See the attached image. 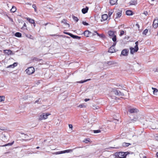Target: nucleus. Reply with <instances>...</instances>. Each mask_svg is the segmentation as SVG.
I'll return each mask as SVG.
<instances>
[{
	"instance_id": "nucleus-8",
	"label": "nucleus",
	"mask_w": 158,
	"mask_h": 158,
	"mask_svg": "<svg viewBox=\"0 0 158 158\" xmlns=\"http://www.w3.org/2000/svg\"><path fill=\"white\" fill-rule=\"evenodd\" d=\"M4 53L7 56L13 55L14 54L11 50H3Z\"/></svg>"
},
{
	"instance_id": "nucleus-21",
	"label": "nucleus",
	"mask_w": 158,
	"mask_h": 158,
	"mask_svg": "<svg viewBox=\"0 0 158 158\" xmlns=\"http://www.w3.org/2000/svg\"><path fill=\"white\" fill-rule=\"evenodd\" d=\"M108 15L107 14H105L102 15V18L103 19V20H105L107 19Z\"/></svg>"
},
{
	"instance_id": "nucleus-39",
	"label": "nucleus",
	"mask_w": 158,
	"mask_h": 158,
	"mask_svg": "<svg viewBox=\"0 0 158 158\" xmlns=\"http://www.w3.org/2000/svg\"><path fill=\"white\" fill-rule=\"evenodd\" d=\"M115 42H114V43L113 45L110 47L109 49H114V47L116 44V43Z\"/></svg>"
},
{
	"instance_id": "nucleus-1",
	"label": "nucleus",
	"mask_w": 158,
	"mask_h": 158,
	"mask_svg": "<svg viewBox=\"0 0 158 158\" xmlns=\"http://www.w3.org/2000/svg\"><path fill=\"white\" fill-rule=\"evenodd\" d=\"M128 154V152H116L115 154V155L116 158H126Z\"/></svg>"
},
{
	"instance_id": "nucleus-60",
	"label": "nucleus",
	"mask_w": 158,
	"mask_h": 158,
	"mask_svg": "<svg viewBox=\"0 0 158 158\" xmlns=\"http://www.w3.org/2000/svg\"><path fill=\"white\" fill-rule=\"evenodd\" d=\"M156 140L158 141V136H157L156 137Z\"/></svg>"
},
{
	"instance_id": "nucleus-17",
	"label": "nucleus",
	"mask_w": 158,
	"mask_h": 158,
	"mask_svg": "<svg viewBox=\"0 0 158 158\" xmlns=\"http://www.w3.org/2000/svg\"><path fill=\"white\" fill-rule=\"evenodd\" d=\"M130 5H135L137 4V2L135 0H132L129 3Z\"/></svg>"
},
{
	"instance_id": "nucleus-30",
	"label": "nucleus",
	"mask_w": 158,
	"mask_h": 158,
	"mask_svg": "<svg viewBox=\"0 0 158 158\" xmlns=\"http://www.w3.org/2000/svg\"><path fill=\"white\" fill-rule=\"evenodd\" d=\"M63 153V151H59V152H55L53 153L52 154H53L55 155H58V154H61Z\"/></svg>"
},
{
	"instance_id": "nucleus-41",
	"label": "nucleus",
	"mask_w": 158,
	"mask_h": 158,
	"mask_svg": "<svg viewBox=\"0 0 158 158\" xmlns=\"http://www.w3.org/2000/svg\"><path fill=\"white\" fill-rule=\"evenodd\" d=\"M131 53L132 54H133L134 53L136 52L138 50H130Z\"/></svg>"
},
{
	"instance_id": "nucleus-51",
	"label": "nucleus",
	"mask_w": 158,
	"mask_h": 158,
	"mask_svg": "<svg viewBox=\"0 0 158 158\" xmlns=\"http://www.w3.org/2000/svg\"><path fill=\"white\" fill-rule=\"evenodd\" d=\"M145 15L147 16L148 15V13L147 11H144L143 13Z\"/></svg>"
},
{
	"instance_id": "nucleus-59",
	"label": "nucleus",
	"mask_w": 158,
	"mask_h": 158,
	"mask_svg": "<svg viewBox=\"0 0 158 158\" xmlns=\"http://www.w3.org/2000/svg\"><path fill=\"white\" fill-rule=\"evenodd\" d=\"M21 134H22V135H27V136H28V135H27V134H25L24 133H23V132H21L20 133Z\"/></svg>"
},
{
	"instance_id": "nucleus-18",
	"label": "nucleus",
	"mask_w": 158,
	"mask_h": 158,
	"mask_svg": "<svg viewBox=\"0 0 158 158\" xmlns=\"http://www.w3.org/2000/svg\"><path fill=\"white\" fill-rule=\"evenodd\" d=\"M117 1L118 0H110V2L111 5H113L117 4Z\"/></svg>"
},
{
	"instance_id": "nucleus-31",
	"label": "nucleus",
	"mask_w": 158,
	"mask_h": 158,
	"mask_svg": "<svg viewBox=\"0 0 158 158\" xmlns=\"http://www.w3.org/2000/svg\"><path fill=\"white\" fill-rule=\"evenodd\" d=\"M21 29L23 30L24 29L27 30V26H26V24L25 23H24L23 25V27L21 28Z\"/></svg>"
},
{
	"instance_id": "nucleus-7",
	"label": "nucleus",
	"mask_w": 158,
	"mask_h": 158,
	"mask_svg": "<svg viewBox=\"0 0 158 158\" xmlns=\"http://www.w3.org/2000/svg\"><path fill=\"white\" fill-rule=\"evenodd\" d=\"M83 34H84L85 36H86L87 37H88L90 35H95V34L94 33H92L88 30H85L83 33Z\"/></svg>"
},
{
	"instance_id": "nucleus-61",
	"label": "nucleus",
	"mask_w": 158,
	"mask_h": 158,
	"mask_svg": "<svg viewBox=\"0 0 158 158\" xmlns=\"http://www.w3.org/2000/svg\"><path fill=\"white\" fill-rule=\"evenodd\" d=\"M130 49H135L134 48H133L132 47H130Z\"/></svg>"
},
{
	"instance_id": "nucleus-15",
	"label": "nucleus",
	"mask_w": 158,
	"mask_h": 158,
	"mask_svg": "<svg viewBox=\"0 0 158 158\" xmlns=\"http://www.w3.org/2000/svg\"><path fill=\"white\" fill-rule=\"evenodd\" d=\"M88 9L87 6H86L85 8H83L81 10L82 13L84 14H85L87 12Z\"/></svg>"
},
{
	"instance_id": "nucleus-5",
	"label": "nucleus",
	"mask_w": 158,
	"mask_h": 158,
	"mask_svg": "<svg viewBox=\"0 0 158 158\" xmlns=\"http://www.w3.org/2000/svg\"><path fill=\"white\" fill-rule=\"evenodd\" d=\"M128 111L131 114L137 113L139 111L137 109L131 107H129Z\"/></svg>"
},
{
	"instance_id": "nucleus-37",
	"label": "nucleus",
	"mask_w": 158,
	"mask_h": 158,
	"mask_svg": "<svg viewBox=\"0 0 158 158\" xmlns=\"http://www.w3.org/2000/svg\"><path fill=\"white\" fill-rule=\"evenodd\" d=\"M32 7L34 9L35 12H36L37 11V10L36 9V6L35 5L33 4L32 5Z\"/></svg>"
},
{
	"instance_id": "nucleus-4",
	"label": "nucleus",
	"mask_w": 158,
	"mask_h": 158,
	"mask_svg": "<svg viewBox=\"0 0 158 158\" xmlns=\"http://www.w3.org/2000/svg\"><path fill=\"white\" fill-rule=\"evenodd\" d=\"M26 72L28 75H31L35 72V69L33 67H29L26 69Z\"/></svg>"
},
{
	"instance_id": "nucleus-49",
	"label": "nucleus",
	"mask_w": 158,
	"mask_h": 158,
	"mask_svg": "<svg viewBox=\"0 0 158 158\" xmlns=\"http://www.w3.org/2000/svg\"><path fill=\"white\" fill-rule=\"evenodd\" d=\"M137 120V118H134L132 119L131 121H133L134 122L136 121Z\"/></svg>"
},
{
	"instance_id": "nucleus-40",
	"label": "nucleus",
	"mask_w": 158,
	"mask_h": 158,
	"mask_svg": "<svg viewBox=\"0 0 158 158\" xmlns=\"http://www.w3.org/2000/svg\"><path fill=\"white\" fill-rule=\"evenodd\" d=\"M116 50H108V52L110 53H112L116 52Z\"/></svg>"
},
{
	"instance_id": "nucleus-14",
	"label": "nucleus",
	"mask_w": 158,
	"mask_h": 158,
	"mask_svg": "<svg viewBox=\"0 0 158 158\" xmlns=\"http://www.w3.org/2000/svg\"><path fill=\"white\" fill-rule=\"evenodd\" d=\"M126 14L127 15H133V12L131 10H128L126 11Z\"/></svg>"
},
{
	"instance_id": "nucleus-47",
	"label": "nucleus",
	"mask_w": 158,
	"mask_h": 158,
	"mask_svg": "<svg viewBox=\"0 0 158 158\" xmlns=\"http://www.w3.org/2000/svg\"><path fill=\"white\" fill-rule=\"evenodd\" d=\"M82 23L84 25H85V26H88L89 25L88 23H86L85 22H84V21H83L82 22Z\"/></svg>"
},
{
	"instance_id": "nucleus-9",
	"label": "nucleus",
	"mask_w": 158,
	"mask_h": 158,
	"mask_svg": "<svg viewBox=\"0 0 158 158\" xmlns=\"http://www.w3.org/2000/svg\"><path fill=\"white\" fill-rule=\"evenodd\" d=\"M153 27L156 28L158 27V19H155L152 24Z\"/></svg>"
},
{
	"instance_id": "nucleus-42",
	"label": "nucleus",
	"mask_w": 158,
	"mask_h": 158,
	"mask_svg": "<svg viewBox=\"0 0 158 158\" xmlns=\"http://www.w3.org/2000/svg\"><path fill=\"white\" fill-rule=\"evenodd\" d=\"M25 35L28 38H29L30 39H32V36L30 35H28L26 34Z\"/></svg>"
},
{
	"instance_id": "nucleus-29",
	"label": "nucleus",
	"mask_w": 158,
	"mask_h": 158,
	"mask_svg": "<svg viewBox=\"0 0 158 158\" xmlns=\"http://www.w3.org/2000/svg\"><path fill=\"white\" fill-rule=\"evenodd\" d=\"M61 23H64L65 25H68L69 27H70L69 24L66 22V20L65 19H63Z\"/></svg>"
},
{
	"instance_id": "nucleus-58",
	"label": "nucleus",
	"mask_w": 158,
	"mask_h": 158,
	"mask_svg": "<svg viewBox=\"0 0 158 158\" xmlns=\"http://www.w3.org/2000/svg\"><path fill=\"white\" fill-rule=\"evenodd\" d=\"M135 25L139 28V26L138 23H136Z\"/></svg>"
},
{
	"instance_id": "nucleus-22",
	"label": "nucleus",
	"mask_w": 158,
	"mask_h": 158,
	"mask_svg": "<svg viewBox=\"0 0 158 158\" xmlns=\"http://www.w3.org/2000/svg\"><path fill=\"white\" fill-rule=\"evenodd\" d=\"M116 63V62H115L114 61H108L107 62V64L109 65H113L115 64Z\"/></svg>"
},
{
	"instance_id": "nucleus-57",
	"label": "nucleus",
	"mask_w": 158,
	"mask_h": 158,
	"mask_svg": "<svg viewBox=\"0 0 158 158\" xmlns=\"http://www.w3.org/2000/svg\"><path fill=\"white\" fill-rule=\"evenodd\" d=\"M40 98H39L37 100H36L35 101V103H38L39 102V101L40 100Z\"/></svg>"
},
{
	"instance_id": "nucleus-11",
	"label": "nucleus",
	"mask_w": 158,
	"mask_h": 158,
	"mask_svg": "<svg viewBox=\"0 0 158 158\" xmlns=\"http://www.w3.org/2000/svg\"><path fill=\"white\" fill-rule=\"evenodd\" d=\"M129 52V50H122L121 56H127L128 55Z\"/></svg>"
},
{
	"instance_id": "nucleus-38",
	"label": "nucleus",
	"mask_w": 158,
	"mask_h": 158,
	"mask_svg": "<svg viewBox=\"0 0 158 158\" xmlns=\"http://www.w3.org/2000/svg\"><path fill=\"white\" fill-rule=\"evenodd\" d=\"M152 89L153 90V92L154 93H156L158 91V90L156 88L152 87Z\"/></svg>"
},
{
	"instance_id": "nucleus-24",
	"label": "nucleus",
	"mask_w": 158,
	"mask_h": 158,
	"mask_svg": "<svg viewBox=\"0 0 158 158\" xmlns=\"http://www.w3.org/2000/svg\"><path fill=\"white\" fill-rule=\"evenodd\" d=\"M91 80L90 79H86V80H85L84 81H82V80H81V81H77V82L78 83H83L84 82H86L87 81H89Z\"/></svg>"
},
{
	"instance_id": "nucleus-34",
	"label": "nucleus",
	"mask_w": 158,
	"mask_h": 158,
	"mask_svg": "<svg viewBox=\"0 0 158 158\" xmlns=\"http://www.w3.org/2000/svg\"><path fill=\"white\" fill-rule=\"evenodd\" d=\"M73 20L75 21H76L77 22L79 20L78 18L77 17L75 16H73Z\"/></svg>"
},
{
	"instance_id": "nucleus-32",
	"label": "nucleus",
	"mask_w": 158,
	"mask_h": 158,
	"mask_svg": "<svg viewBox=\"0 0 158 158\" xmlns=\"http://www.w3.org/2000/svg\"><path fill=\"white\" fill-rule=\"evenodd\" d=\"M5 97L3 96H0V102L4 101Z\"/></svg>"
},
{
	"instance_id": "nucleus-3",
	"label": "nucleus",
	"mask_w": 158,
	"mask_h": 158,
	"mask_svg": "<svg viewBox=\"0 0 158 158\" xmlns=\"http://www.w3.org/2000/svg\"><path fill=\"white\" fill-rule=\"evenodd\" d=\"M108 33L110 36L113 37L112 40L114 42H116V35H114V32L113 31H108Z\"/></svg>"
},
{
	"instance_id": "nucleus-27",
	"label": "nucleus",
	"mask_w": 158,
	"mask_h": 158,
	"mask_svg": "<svg viewBox=\"0 0 158 158\" xmlns=\"http://www.w3.org/2000/svg\"><path fill=\"white\" fill-rule=\"evenodd\" d=\"M14 141H13V142H12L11 143H6V144H5L4 145H3V146L5 147V146H11L14 144Z\"/></svg>"
},
{
	"instance_id": "nucleus-26",
	"label": "nucleus",
	"mask_w": 158,
	"mask_h": 158,
	"mask_svg": "<svg viewBox=\"0 0 158 158\" xmlns=\"http://www.w3.org/2000/svg\"><path fill=\"white\" fill-rule=\"evenodd\" d=\"M131 143H123L122 144V146L123 147H128L129 145H131Z\"/></svg>"
},
{
	"instance_id": "nucleus-63",
	"label": "nucleus",
	"mask_w": 158,
	"mask_h": 158,
	"mask_svg": "<svg viewBox=\"0 0 158 158\" xmlns=\"http://www.w3.org/2000/svg\"><path fill=\"white\" fill-rule=\"evenodd\" d=\"M135 45H136V44H138V41H136V42L135 43Z\"/></svg>"
},
{
	"instance_id": "nucleus-46",
	"label": "nucleus",
	"mask_w": 158,
	"mask_h": 158,
	"mask_svg": "<svg viewBox=\"0 0 158 158\" xmlns=\"http://www.w3.org/2000/svg\"><path fill=\"white\" fill-rule=\"evenodd\" d=\"M89 142V140L87 139H85L83 141V142L87 143Z\"/></svg>"
},
{
	"instance_id": "nucleus-2",
	"label": "nucleus",
	"mask_w": 158,
	"mask_h": 158,
	"mask_svg": "<svg viewBox=\"0 0 158 158\" xmlns=\"http://www.w3.org/2000/svg\"><path fill=\"white\" fill-rule=\"evenodd\" d=\"M111 92H113L116 95L118 96H124V94L120 91L117 89L116 88H114L112 89Z\"/></svg>"
},
{
	"instance_id": "nucleus-45",
	"label": "nucleus",
	"mask_w": 158,
	"mask_h": 158,
	"mask_svg": "<svg viewBox=\"0 0 158 158\" xmlns=\"http://www.w3.org/2000/svg\"><path fill=\"white\" fill-rule=\"evenodd\" d=\"M78 107H80V108H82V107H85V106L84 104H82L79 105L78 106Z\"/></svg>"
},
{
	"instance_id": "nucleus-28",
	"label": "nucleus",
	"mask_w": 158,
	"mask_h": 158,
	"mask_svg": "<svg viewBox=\"0 0 158 158\" xmlns=\"http://www.w3.org/2000/svg\"><path fill=\"white\" fill-rule=\"evenodd\" d=\"M16 7L14 6H12V8L10 10L11 12H14L16 11Z\"/></svg>"
},
{
	"instance_id": "nucleus-6",
	"label": "nucleus",
	"mask_w": 158,
	"mask_h": 158,
	"mask_svg": "<svg viewBox=\"0 0 158 158\" xmlns=\"http://www.w3.org/2000/svg\"><path fill=\"white\" fill-rule=\"evenodd\" d=\"M116 17L115 19V20L118 19V18H120L122 15V10H118L116 11Z\"/></svg>"
},
{
	"instance_id": "nucleus-13",
	"label": "nucleus",
	"mask_w": 158,
	"mask_h": 158,
	"mask_svg": "<svg viewBox=\"0 0 158 158\" xmlns=\"http://www.w3.org/2000/svg\"><path fill=\"white\" fill-rule=\"evenodd\" d=\"M51 114L49 113H43L42 114V116L43 117L44 119H45L47 118L48 116L50 115Z\"/></svg>"
},
{
	"instance_id": "nucleus-12",
	"label": "nucleus",
	"mask_w": 158,
	"mask_h": 158,
	"mask_svg": "<svg viewBox=\"0 0 158 158\" xmlns=\"http://www.w3.org/2000/svg\"><path fill=\"white\" fill-rule=\"evenodd\" d=\"M18 65V63L17 62H15L13 64L10 65L8 66L7 67V68H14L15 67L17 66Z\"/></svg>"
},
{
	"instance_id": "nucleus-33",
	"label": "nucleus",
	"mask_w": 158,
	"mask_h": 158,
	"mask_svg": "<svg viewBox=\"0 0 158 158\" xmlns=\"http://www.w3.org/2000/svg\"><path fill=\"white\" fill-rule=\"evenodd\" d=\"M126 33V32H125V31H123V30H121L120 31V34H119V36H122L124 33Z\"/></svg>"
},
{
	"instance_id": "nucleus-19",
	"label": "nucleus",
	"mask_w": 158,
	"mask_h": 158,
	"mask_svg": "<svg viewBox=\"0 0 158 158\" xmlns=\"http://www.w3.org/2000/svg\"><path fill=\"white\" fill-rule=\"evenodd\" d=\"M27 20L31 23L35 24V21L33 19L29 18H27Z\"/></svg>"
},
{
	"instance_id": "nucleus-54",
	"label": "nucleus",
	"mask_w": 158,
	"mask_h": 158,
	"mask_svg": "<svg viewBox=\"0 0 158 158\" xmlns=\"http://www.w3.org/2000/svg\"><path fill=\"white\" fill-rule=\"evenodd\" d=\"M51 35L52 36H60V35H56V34L52 35Z\"/></svg>"
},
{
	"instance_id": "nucleus-64",
	"label": "nucleus",
	"mask_w": 158,
	"mask_h": 158,
	"mask_svg": "<svg viewBox=\"0 0 158 158\" xmlns=\"http://www.w3.org/2000/svg\"><path fill=\"white\" fill-rule=\"evenodd\" d=\"M156 155L157 157H158V152H157L156 154Z\"/></svg>"
},
{
	"instance_id": "nucleus-50",
	"label": "nucleus",
	"mask_w": 158,
	"mask_h": 158,
	"mask_svg": "<svg viewBox=\"0 0 158 158\" xmlns=\"http://www.w3.org/2000/svg\"><path fill=\"white\" fill-rule=\"evenodd\" d=\"M134 48H135V49H139L138 44L135 45Z\"/></svg>"
},
{
	"instance_id": "nucleus-25",
	"label": "nucleus",
	"mask_w": 158,
	"mask_h": 158,
	"mask_svg": "<svg viewBox=\"0 0 158 158\" xmlns=\"http://www.w3.org/2000/svg\"><path fill=\"white\" fill-rule=\"evenodd\" d=\"M15 36L17 37H20L22 36V34L20 33L17 32L15 33Z\"/></svg>"
},
{
	"instance_id": "nucleus-36",
	"label": "nucleus",
	"mask_w": 158,
	"mask_h": 158,
	"mask_svg": "<svg viewBox=\"0 0 158 158\" xmlns=\"http://www.w3.org/2000/svg\"><path fill=\"white\" fill-rule=\"evenodd\" d=\"M148 30L147 29H145L143 32V34L146 35L148 32Z\"/></svg>"
},
{
	"instance_id": "nucleus-44",
	"label": "nucleus",
	"mask_w": 158,
	"mask_h": 158,
	"mask_svg": "<svg viewBox=\"0 0 158 158\" xmlns=\"http://www.w3.org/2000/svg\"><path fill=\"white\" fill-rule=\"evenodd\" d=\"M43 119H44L43 117L42 116V114L40 116L39 118V120H42Z\"/></svg>"
},
{
	"instance_id": "nucleus-23",
	"label": "nucleus",
	"mask_w": 158,
	"mask_h": 158,
	"mask_svg": "<svg viewBox=\"0 0 158 158\" xmlns=\"http://www.w3.org/2000/svg\"><path fill=\"white\" fill-rule=\"evenodd\" d=\"M72 38H73L74 39H77L78 40H80L81 38V37L77 35H73V34L71 36Z\"/></svg>"
},
{
	"instance_id": "nucleus-48",
	"label": "nucleus",
	"mask_w": 158,
	"mask_h": 158,
	"mask_svg": "<svg viewBox=\"0 0 158 158\" xmlns=\"http://www.w3.org/2000/svg\"><path fill=\"white\" fill-rule=\"evenodd\" d=\"M64 33L65 34L69 35L71 37V36L72 35V34H71V33L67 32H64Z\"/></svg>"
},
{
	"instance_id": "nucleus-35",
	"label": "nucleus",
	"mask_w": 158,
	"mask_h": 158,
	"mask_svg": "<svg viewBox=\"0 0 158 158\" xmlns=\"http://www.w3.org/2000/svg\"><path fill=\"white\" fill-rule=\"evenodd\" d=\"M113 11L112 10H111V11H109L108 14V17H110L112 13H113Z\"/></svg>"
},
{
	"instance_id": "nucleus-56",
	"label": "nucleus",
	"mask_w": 158,
	"mask_h": 158,
	"mask_svg": "<svg viewBox=\"0 0 158 158\" xmlns=\"http://www.w3.org/2000/svg\"><path fill=\"white\" fill-rule=\"evenodd\" d=\"M90 100V99H88V98H85V99L84 100V101H85V102H87L88 101H89Z\"/></svg>"
},
{
	"instance_id": "nucleus-53",
	"label": "nucleus",
	"mask_w": 158,
	"mask_h": 158,
	"mask_svg": "<svg viewBox=\"0 0 158 158\" xmlns=\"http://www.w3.org/2000/svg\"><path fill=\"white\" fill-rule=\"evenodd\" d=\"M69 126L70 128H73V126L72 124H69Z\"/></svg>"
},
{
	"instance_id": "nucleus-52",
	"label": "nucleus",
	"mask_w": 158,
	"mask_h": 158,
	"mask_svg": "<svg viewBox=\"0 0 158 158\" xmlns=\"http://www.w3.org/2000/svg\"><path fill=\"white\" fill-rule=\"evenodd\" d=\"M0 130L2 131H4L5 130V128L4 127H0Z\"/></svg>"
},
{
	"instance_id": "nucleus-55",
	"label": "nucleus",
	"mask_w": 158,
	"mask_h": 158,
	"mask_svg": "<svg viewBox=\"0 0 158 158\" xmlns=\"http://www.w3.org/2000/svg\"><path fill=\"white\" fill-rule=\"evenodd\" d=\"M113 98H114V99L115 100H117V99H119L117 97L115 96H113Z\"/></svg>"
},
{
	"instance_id": "nucleus-20",
	"label": "nucleus",
	"mask_w": 158,
	"mask_h": 158,
	"mask_svg": "<svg viewBox=\"0 0 158 158\" xmlns=\"http://www.w3.org/2000/svg\"><path fill=\"white\" fill-rule=\"evenodd\" d=\"M94 32L96 33L100 38H104L105 37L104 35L102 34H99L97 31H94Z\"/></svg>"
},
{
	"instance_id": "nucleus-62",
	"label": "nucleus",
	"mask_w": 158,
	"mask_h": 158,
	"mask_svg": "<svg viewBox=\"0 0 158 158\" xmlns=\"http://www.w3.org/2000/svg\"><path fill=\"white\" fill-rule=\"evenodd\" d=\"M49 23H46L44 24V25H45V26H46Z\"/></svg>"
},
{
	"instance_id": "nucleus-16",
	"label": "nucleus",
	"mask_w": 158,
	"mask_h": 158,
	"mask_svg": "<svg viewBox=\"0 0 158 158\" xmlns=\"http://www.w3.org/2000/svg\"><path fill=\"white\" fill-rule=\"evenodd\" d=\"M41 60V59H40L37 57H34L31 60L32 62H35L36 61H40Z\"/></svg>"
},
{
	"instance_id": "nucleus-10",
	"label": "nucleus",
	"mask_w": 158,
	"mask_h": 158,
	"mask_svg": "<svg viewBox=\"0 0 158 158\" xmlns=\"http://www.w3.org/2000/svg\"><path fill=\"white\" fill-rule=\"evenodd\" d=\"M83 148V147H76L74 148L73 149H68V150H66L64 151H63V153H69L70 152H72L73 151V150L74 149H75L77 148Z\"/></svg>"
},
{
	"instance_id": "nucleus-43",
	"label": "nucleus",
	"mask_w": 158,
	"mask_h": 158,
	"mask_svg": "<svg viewBox=\"0 0 158 158\" xmlns=\"http://www.w3.org/2000/svg\"><path fill=\"white\" fill-rule=\"evenodd\" d=\"M101 132V131L100 130H94V133H99Z\"/></svg>"
}]
</instances>
